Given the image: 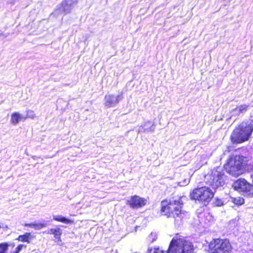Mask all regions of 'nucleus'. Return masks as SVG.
Wrapping results in <instances>:
<instances>
[{"label": "nucleus", "mask_w": 253, "mask_h": 253, "mask_svg": "<svg viewBox=\"0 0 253 253\" xmlns=\"http://www.w3.org/2000/svg\"><path fill=\"white\" fill-rule=\"evenodd\" d=\"M25 117H26V119L28 118L34 119L36 117V115L33 111L29 110L27 111V115Z\"/></svg>", "instance_id": "4be33fe9"}, {"label": "nucleus", "mask_w": 253, "mask_h": 253, "mask_svg": "<svg viewBox=\"0 0 253 253\" xmlns=\"http://www.w3.org/2000/svg\"><path fill=\"white\" fill-rule=\"evenodd\" d=\"M161 212L163 215L167 217L173 216V211L174 210V204L170 201L163 200L161 202Z\"/></svg>", "instance_id": "1a4fd4ad"}, {"label": "nucleus", "mask_w": 253, "mask_h": 253, "mask_svg": "<svg viewBox=\"0 0 253 253\" xmlns=\"http://www.w3.org/2000/svg\"><path fill=\"white\" fill-rule=\"evenodd\" d=\"M247 165V158L243 156H231L224 166L226 171L233 176L237 177L243 172Z\"/></svg>", "instance_id": "f03ea898"}, {"label": "nucleus", "mask_w": 253, "mask_h": 253, "mask_svg": "<svg viewBox=\"0 0 253 253\" xmlns=\"http://www.w3.org/2000/svg\"><path fill=\"white\" fill-rule=\"evenodd\" d=\"M31 236V233H26L24 235H20L17 240H18L20 241L23 242H27L30 243L29 239Z\"/></svg>", "instance_id": "a211bd4d"}, {"label": "nucleus", "mask_w": 253, "mask_h": 253, "mask_svg": "<svg viewBox=\"0 0 253 253\" xmlns=\"http://www.w3.org/2000/svg\"><path fill=\"white\" fill-rule=\"evenodd\" d=\"M78 2L77 0H64L60 4L57 5V9L60 12L69 13L74 5Z\"/></svg>", "instance_id": "9d476101"}, {"label": "nucleus", "mask_w": 253, "mask_h": 253, "mask_svg": "<svg viewBox=\"0 0 253 253\" xmlns=\"http://www.w3.org/2000/svg\"><path fill=\"white\" fill-rule=\"evenodd\" d=\"M178 234H176V236H175V240H177V239H183L184 240H185L186 241V240L184 238V237H182V238H180V236H179V238H178Z\"/></svg>", "instance_id": "cd10ccee"}, {"label": "nucleus", "mask_w": 253, "mask_h": 253, "mask_svg": "<svg viewBox=\"0 0 253 253\" xmlns=\"http://www.w3.org/2000/svg\"><path fill=\"white\" fill-rule=\"evenodd\" d=\"M253 131V122H242L233 131L231 138L233 143H242L249 139Z\"/></svg>", "instance_id": "f257e3e1"}, {"label": "nucleus", "mask_w": 253, "mask_h": 253, "mask_svg": "<svg viewBox=\"0 0 253 253\" xmlns=\"http://www.w3.org/2000/svg\"><path fill=\"white\" fill-rule=\"evenodd\" d=\"M49 233L54 234L55 238L60 239L62 234V230L59 228L56 229L51 228L50 229Z\"/></svg>", "instance_id": "f3484780"}, {"label": "nucleus", "mask_w": 253, "mask_h": 253, "mask_svg": "<svg viewBox=\"0 0 253 253\" xmlns=\"http://www.w3.org/2000/svg\"><path fill=\"white\" fill-rule=\"evenodd\" d=\"M233 186L235 190L238 191L244 197H252L253 196V185L244 178H240L235 181Z\"/></svg>", "instance_id": "423d86ee"}, {"label": "nucleus", "mask_w": 253, "mask_h": 253, "mask_svg": "<svg viewBox=\"0 0 253 253\" xmlns=\"http://www.w3.org/2000/svg\"><path fill=\"white\" fill-rule=\"evenodd\" d=\"M23 247H25V246L23 245H19L18 247L15 249V253H19L23 249Z\"/></svg>", "instance_id": "a878e982"}, {"label": "nucleus", "mask_w": 253, "mask_h": 253, "mask_svg": "<svg viewBox=\"0 0 253 253\" xmlns=\"http://www.w3.org/2000/svg\"><path fill=\"white\" fill-rule=\"evenodd\" d=\"M209 249L211 253H229L232 247L228 240L216 239L210 243Z\"/></svg>", "instance_id": "39448f33"}, {"label": "nucleus", "mask_w": 253, "mask_h": 253, "mask_svg": "<svg viewBox=\"0 0 253 253\" xmlns=\"http://www.w3.org/2000/svg\"><path fill=\"white\" fill-rule=\"evenodd\" d=\"M185 197H180L178 200H175V225L179 226L183 224V222L187 219V212L181 210L183 205V199Z\"/></svg>", "instance_id": "0eeeda50"}, {"label": "nucleus", "mask_w": 253, "mask_h": 253, "mask_svg": "<svg viewBox=\"0 0 253 253\" xmlns=\"http://www.w3.org/2000/svg\"><path fill=\"white\" fill-rule=\"evenodd\" d=\"M122 95L115 96L112 94H107L105 96V105L108 107H114L122 99Z\"/></svg>", "instance_id": "f8f14e48"}, {"label": "nucleus", "mask_w": 253, "mask_h": 253, "mask_svg": "<svg viewBox=\"0 0 253 253\" xmlns=\"http://www.w3.org/2000/svg\"><path fill=\"white\" fill-rule=\"evenodd\" d=\"M232 201L235 204L238 205V206L243 205L245 202L244 199L243 198H241V197H237V198H233V199H232Z\"/></svg>", "instance_id": "aec40b11"}, {"label": "nucleus", "mask_w": 253, "mask_h": 253, "mask_svg": "<svg viewBox=\"0 0 253 253\" xmlns=\"http://www.w3.org/2000/svg\"><path fill=\"white\" fill-rule=\"evenodd\" d=\"M46 226V224L45 223H35L34 228L36 230H40Z\"/></svg>", "instance_id": "b1692460"}, {"label": "nucleus", "mask_w": 253, "mask_h": 253, "mask_svg": "<svg viewBox=\"0 0 253 253\" xmlns=\"http://www.w3.org/2000/svg\"><path fill=\"white\" fill-rule=\"evenodd\" d=\"M214 192L208 187L203 186L195 188L190 194L192 200L198 201L207 205L213 198Z\"/></svg>", "instance_id": "20e7f679"}, {"label": "nucleus", "mask_w": 253, "mask_h": 253, "mask_svg": "<svg viewBox=\"0 0 253 253\" xmlns=\"http://www.w3.org/2000/svg\"><path fill=\"white\" fill-rule=\"evenodd\" d=\"M53 219L54 220L63 222L65 223H73V221L70 219H67L61 215H53Z\"/></svg>", "instance_id": "dca6fc26"}, {"label": "nucleus", "mask_w": 253, "mask_h": 253, "mask_svg": "<svg viewBox=\"0 0 253 253\" xmlns=\"http://www.w3.org/2000/svg\"><path fill=\"white\" fill-rule=\"evenodd\" d=\"M35 223H26L25 226H29L30 227L34 228Z\"/></svg>", "instance_id": "bb28decb"}, {"label": "nucleus", "mask_w": 253, "mask_h": 253, "mask_svg": "<svg viewBox=\"0 0 253 253\" xmlns=\"http://www.w3.org/2000/svg\"><path fill=\"white\" fill-rule=\"evenodd\" d=\"M2 227V226H1V225L0 224V229Z\"/></svg>", "instance_id": "c85d7f7f"}, {"label": "nucleus", "mask_w": 253, "mask_h": 253, "mask_svg": "<svg viewBox=\"0 0 253 253\" xmlns=\"http://www.w3.org/2000/svg\"><path fill=\"white\" fill-rule=\"evenodd\" d=\"M175 253H194L192 243L183 239L175 240Z\"/></svg>", "instance_id": "6e6552de"}, {"label": "nucleus", "mask_w": 253, "mask_h": 253, "mask_svg": "<svg viewBox=\"0 0 253 253\" xmlns=\"http://www.w3.org/2000/svg\"><path fill=\"white\" fill-rule=\"evenodd\" d=\"M248 106L246 105H242L239 107V112L241 113H243V112L246 111Z\"/></svg>", "instance_id": "393cba45"}, {"label": "nucleus", "mask_w": 253, "mask_h": 253, "mask_svg": "<svg viewBox=\"0 0 253 253\" xmlns=\"http://www.w3.org/2000/svg\"><path fill=\"white\" fill-rule=\"evenodd\" d=\"M146 203V200L137 196L131 197L129 200L127 201V204L133 209H138L144 206Z\"/></svg>", "instance_id": "9b49d317"}, {"label": "nucleus", "mask_w": 253, "mask_h": 253, "mask_svg": "<svg viewBox=\"0 0 253 253\" xmlns=\"http://www.w3.org/2000/svg\"><path fill=\"white\" fill-rule=\"evenodd\" d=\"M149 239L152 242L155 241L157 239V235L156 233L152 232L149 236Z\"/></svg>", "instance_id": "5701e85b"}, {"label": "nucleus", "mask_w": 253, "mask_h": 253, "mask_svg": "<svg viewBox=\"0 0 253 253\" xmlns=\"http://www.w3.org/2000/svg\"><path fill=\"white\" fill-rule=\"evenodd\" d=\"M205 179L206 182L213 189L222 187L225 184L224 170L221 167L214 168L211 170L210 174L206 176Z\"/></svg>", "instance_id": "7ed1b4c3"}, {"label": "nucleus", "mask_w": 253, "mask_h": 253, "mask_svg": "<svg viewBox=\"0 0 253 253\" xmlns=\"http://www.w3.org/2000/svg\"><path fill=\"white\" fill-rule=\"evenodd\" d=\"M9 245L7 243L0 244V253H7Z\"/></svg>", "instance_id": "6ab92c4d"}, {"label": "nucleus", "mask_w": 253, "mask_h": 253, "mask_svg": "<svg viewBox=\"0 0 253 253\" xmlns=\"http://www.w3.org/2000/svg\"><path fill=\"white\" fill-rule=\"evenodd\" d=\"M26 117L22 116L19 113L14 112L11 115L10 123L14 125H16L21 121H25Z\"/></svg>", "instance_id": "ddd939ff"}, {"label": "nucleus", "mask_w": 253, "mask_h": 253, "mask_svg": "<svg viewBox=\"0 0 253 253\" xmlns=\"http://www.w3.org/2000/svg\"><path fill=\"white\" fill-rule=\"evenodd\" d=\"M186 173V172H183L180 174V176H182V179L177 181L178 185L179 186H184L189 184V179L185 177ZM177 175H180V174L177 173Z\"/></svg>", "instance_id": "2eb2a0df"}, {"label": "nucleus", "mask_w": 253, "mask_h": 253, "mask_svg": "<svg viewBox=\"0 0 253 253\" xmlns=\"http://www.w3.org/2000/svg\"><path fill=\"white\" fill-rule=\"evenodd\" d=\"M213 205L214 206L220 207L223 205V202L222 200L218 198H215L214 202L213 203Z\"/></svg>", "instance_id": "412c9836"}, {"label": "nucleus", "mask_w": 253, "mask_h": 253, "mask_svg": "<svg viewBox=\"0 0 253 253\" xmlns=\"http://www.w3.org/2000/svg\"><path fill=\"white\" fill-rule=\"evenodd\" d=\"M154 130L153 123L151 122H147L145 123L144 126H141L138 128L139 132L153 131Z\"/></svg>", "instance_id": "4468645a"}]
</instances>
